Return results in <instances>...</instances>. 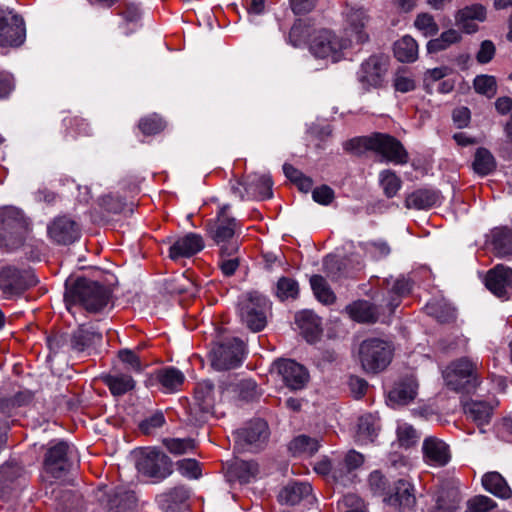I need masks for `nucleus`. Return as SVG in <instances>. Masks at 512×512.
Listing matches in <instances>:
<instances>
[{"label":"nucleus","mask_w":512,"mask_h":512,"mask_svg":"<svg viewBox=\"0 0 512 512\" xmlns=\"http://www.w3.org/2000/svg\"><path fill=\"white\" fill-rule=\"evenodd\" d=\"M64 300L68 310L80 305L90 313L102 311L110 301L112 290L87 277H78L72 283L66 281Z\"/></svg>","instance_id":"1"},{"label":"nucleus","mask_w":512,"mask_h":512,"mask_svg":"<svg viewBox=\"0 0 512 512\" xmlns=\"http://www.w3.org/2000/svg\"><path fill=\"white\" fill-rule=\"evenodd\" d=\"M230 206L223 205L216 217L209 219L205 224L207 235L219 246L221 256H234L239 251V242L235 238L239 228L236 218L229 214Z\"/></svg>","instance_id":"2"},{"label":"nucleus","mask_w":512,"mask_h":512,"mask_svg":"<svg viewBox=\"0 0 512 512\" xmlns=\"http://www.w3.org/2000/svg\"><path fill=\"white\" fill-rule=\"evenodd\" d=\"M374 151L387 162L406 164L408 153L402 143L395 137L384 133H373L369 136L354 137V154Z\"/></svg>","instance_id":"3"},{"label":"nucleus","mask_w":512,"mask_h":512,"mask_svg":"<svg viewBox=\"0 0 512 512\" xmlns=\"http://www.w3.org/2000/svg\"><path fill=\"white\" fill-rule=\"evenodd\" d=\"M391 342L381 338H369L359 346V360L367 373H379L387 368L393 358Z\"/></svg>","instance_id":"4"},{"label":"nucleus","mask_w":512,"mask_h":512,"mask_svg":"<svg viewBox=\"0 0 512 512\" xmlns=\"http://www.w3.org/2000/svg\"><path fill=\"white\" fill-rule=\"evenodd\" d=\"M271 304L268 298L258 292L247 293L238 303L241 323L252 332H260L267 325V313Z\"/></svg>","instance_id":"5"},{"label":"nucleus","mask_w":512,"mask_h":512,"mask_svg":"<svg viewBox=\"0 0 512 512\" xmlns=\"http://www.w3.org/2000/svg\"><path fill=\"white\" fill-rule=\"evenodd\" d=\"M25 219L16 207H6L0 212V249L12 252L24 244Z\"/></svg>","instance_id":"6"},{"label":"nucleus","mask_w":512,"mask_h":512,"mask_svg":"<svg viewBox=\"0 0 512 512\" xmlns=\"http://www.w3.org/2000/svg\"><path fill=\"white\" fill-rule=\"evenodd\" d=\"M314 470L317 474L329 477L336 489L343 493V489L352 485V449L342 457L335 455L332 458L323 457L315 462Z\"/></svg>","instance_id":"7"},{"label":"nucleus","mask_w":512,"mask_h":512,"mask_svg":"<svg viewBox=\"0 0 512 512\" xmlns=\"http://www.w3.org/2000/svg\"><path fill=\"white\" fill-rule=\"evenodd\" d=\"M444 378L451 390L469 394L479 385L477 362L467 357L459 358L449 365Z\"/></svg>","instance_id":"8"},{"label":"nucleus","mask_w":512,"mask_h":512,"mask_svg":"<svg viewBox=\"0 0 512 512\" xmlns=\"http://www.w3.org/2000/svg\"><path fill=\"white\" fill-rule=\"evenodd\" d=\"M350 45V40L338 36L329 29L314 31L309 43L310 52L320 59H330L339 62L344 57V50Z\"/></svg>","instance_id":"9"},{"label":"nucleus","mask_w":512,"mask_h":512,"mask_svg":"<svg viewBox=\"0 0 512 512\" xmlns=\"http://www.w3.org/2000/svg\"><path fill=\"white\" fill-rule=\"evenodd\" d=\"M38 283L33 270L6 265L0 268V292L5 299L22 295Z\"/></svg>","instance_id":"10"},{"label":"nucleus","mask_w":512,"mask_h":512,"mask_svg":"<svg viewBox=\"0 0 512 512\" xmlns=\"http://www.w3.org/2000/svg\"><path fill=\"white\" fill-rule=\"evenodd\" d=\"M26 39L23 17L14 9L0 5V47L18 48Z\"/></svg>","instance_id":"11"},{"label":"nucleus","mask_w":512,"mask_h":512,"mask_svg":"<svg viewBox=\"0 0 512 512\" xmlns=\"http://www.w3.org/2000/svg\"><path fill=\"white\" fill-rule=\"evenodd\" d=\"M244 343L236 337H227L215 344L210 352L212 367L218 371L238 367L243 358Z\"/></svg>","instance_id":"12"},{"label":"nucleus","mask_w":512,"mask_h":512,"mask_svg":"<svg viewBox=\"0 0 512 512\" xmlns=\"http://www.w3.org/2000/svg\"><path fill=\"white\" fill-rule=\"evenodd\" d=\"M137 470L153 482H160L173 472L171 459L162 451L153 448L141 452L137 462Z\"/></svg>","instance_id":"13"},{"label":"nucleus","mask_w":512,"mask_h":512,"mask_svg":"<svg viewBox=\"0 0 512 512\" xmlns=\"http://www.w3.org/2000/svg\"><path fill=\"white\" fill-rule=\"evenodd\" d=\"M71 452L68 442L64 440L50 441L43 460L45 472L55 479L64 477L72 466Z\"/></svg>","instance_id":"14"},{"label":"nucleus","mask_w":512,"mask_h":512,"mask_svg":"<svg viewBox=\"0 0 512 512\" xmlns=\"http://www.w3.org/2000/svg\"><path fill=\"white\" fill-rule=\"evenodd\" d=\"M270 432L266 421L255 419L234 433L235 442L242 450L258 451L268 441Z\"/></svg>","instance_id":"15"},{"label":"nucleus","mask_w":512,"mask_h":512,"mask_svg":"<svg viewBox=\"0 0 512 512\" xmlns=\"http://www.w3.org/2000/svg\"><path fill=\"white\" fill-rule=\"evenodd\" d=\"M390 60L385 54L369 56L360 66L358 80L367 88L381 87L389 69Z\"/></svg>","instance_id":"16"},{"label":"nucleus","mask_w":512,"mask_h":512,"mask_svg":"<svg viewBox=\"0 0 512 512\" xmlns=\"http://www.w3.org/2000/svg\"><path fill=\"white\" fill-rule=\"evenodd\" d=\"M282 383L292 391L303 389L309 381L308 370L292 359H278L272 364Z\"/></svg>","instance_id":"17"},{"label":"nucleus","mask_w":512,"mask_h":512,"mask_svg":"<svg viewBox=\"0 0 512 512\" xmlns=\"http://www.w3.org/2000/svg\"><path fill=\"white\" fill-rule=\"evenodd\" d=\"M50 239L58 245H70L81 236L80 225L67 216L55 218L47 227Z\"/></svg>","instance_id":"18"},{"label":"nucleus","mask_w":512,"mask_h":512,"mask_svg":"<svg viewBox=\"0 0 512 512\" xmlns=\"http://www.w3.org/2000/svg\"><path fill=\"white\" fill-rule=\"evenodd\" d=\"M421 450L424 463L432 467H444L452 457L450 446L435 436L426 437Z\"/></svg>","instance_id":"19"},{"label":"nucleus","mask_w":512,"mask_h":512,"mask_svg":"<svg viewBox=\"0 0 512 512\" xmlns=\"http://www.w3.org/2000/svg\"><path fill=\"white\" fill-rule=\"evenodd\" d=\"M205 247L204 239L200 234L189 232L178 237L169 247L168 256L173 261L191 258Z\"/></svg>","instance_id":"20"},{"label":"nucleus","mask_w":512,"mask_h":512,"mask_svg":"<svg viewBox=\"0 0 512 512\" xmlns=\"http://www.w3.org/2000/svg\"><path fill=\"white\" fill-rule=\"evenodd\" d=\"M418 393V381L414 375H406L394 384L388 393V401L395 408L411 403Z\"/></svg>","instance_id":"21"},{"label":"nucleus","mask_w":512,"mask_h":512,"mask_svg":"<svg viewBox=\"0 0 512 512\" xmlns=\"http://www.w3.org/2000/svg\"><path fill=\"white\" fill-rule=\"evenodd\" d=\"M485 285L495 296L507 299L509 290H512V268L496 265L488 271Z\"/></svg>","instance_id":"22"},{"label":"nucleus","mask_w":512,"mask_h":512,"mask_svg":"<svg viewBox=\"0 0 512 512\" xmlns=\"http://www.w3.org/2000/svg\"><path fill=\"white\" fill-rule=\"evenodd\" d=\"M384 285L387 289V293L383 297L382 302L387 309V316L390 317L401 304L403 297L411 292L412 283L409 279L402 276L395 280L385 279Z\"/></svg>","instance_id":"23"},{"label":"nucleus","mask_w":512,"mask_h":512,"mask_svg":"<svg viewBox=\"0 0 512 512\" xmlns=\"http://www.w3.org/2000/svg\"><path fill=\"white\" fill-rule=\"evenodd\" d=\"M384 501L400 512L411 511L416 504L413 485L405 479H399L394 485L393 492L384 498Z\"/></svg>","instance_id":"24"},{"label":"nucleus","mask_w":512,"mask_h":512,"mask_svg":"<svg viewBox=\"0 0 512 512\" xmlns=\"http://www.w3.org/2000/svg\"><path fill=\"white\" fill-rule=\"evenodd\" d=\"M102 338V333L93 326L81 324L70 336V347L78 353L90 351L101 345Z\"/></svg>","instance_id":"25"},{"label":"nucleus","mask_w":512,"mask_h":512,"mask_svg":"<svg viewBox=\"0 0 512 512\" xmlns=\"http://www.w3.org/2000/svg\"><path fill=\"white\" fill-rule=\"evenodd\" d=\"M258 473L259 467L254 461L234 460L225 468V477L231 484H248L256 479Z\"/></svg>","instance_id":"26"},{"label":"nucleus","mask_w":512,"mask_h":512,"mask_svg":"<svg viewBox=\"0 0 512 512\" xmlns=\"http://www.w3.org/2000/svg\"><path fill=\"white\" fill-rule=\"evenodd\" d=\"M189 490L183 486H175L156 496V502L164 512H178L187 506Z\"/></svg>","instance_id":"27"},{"label":"nucleus","mask_w":512,"mask_h":512,"mask_svg":"<svg viewBox=\"0 0 512 512\" xmlns=\"http://www.w3.org/2000/svg\"><path fill=\"white\" fill-rule=\"evenodd\" d=\"M486 19V8L481 4H473L458 10L455 14L456 25L467 34L475 33L478 25L474 21L483 22Z\"/></svg>","instance_id":"28"},{"label":"nucleus","mask_w":512,"mask_h":512,"mask_svg":"<svg viewBox=\"0 0 512 512\" xmlns=\"http://www.w3.org/2000/svg\"><path fill=\"white\" fill-rule=\"evenodd\" d=\"M24 468L16 462H6L0 467V498L9 497L12 490L24 478Z\"/></svg>","instance_id":"29"},{"label":"nucleus","mask_w":512,"mask_h":512,"mask_svg":"<svg viewBox=\"0 0 512 512\" xmlns=\"http://www.w3.org/2000/svg\"><path fill=\"white\" fill-rule=\"evenodd\" d=\"M272 186L270 175L251 174L246 177L245 193L247 198L269 199L273 196Z\"/></svg>","instance_id":"30"},{"label":"nucleus","mask_w":512,"mask_h":512,"mask_svg":"<svg viewBox=\"0 0 512 512\" xmlns=\"http://www.w3.org/2000/svg\"><path fill=\"white\" fill-rule=\"evenodd\" d=\"M196 406L201 412L200 420H206L207 415L213 413L215 405L214 384L210 380H203L196 384L194 390Z\"/></svg>","instance_id":"31"},{"label":"nucleus","mask_w":512,"mask_h":512,"mask_svg":"<svg viewBox=\"0 0 512 512\" xmlns=\"http://www.w3.org/2000/svg\"><path fill=\"white\" fill-rule=\"evenodd\" d=\"M154 378L165 393H176L180 391L185 381L183 372L173 366L157 369L154 372Z\"/></svg>","instance_id":"32"},{"label":"nucleus","mask_w":512,"mask_h":512,"mask_svg":"<svg viewBox=\"0 0 512 512\" xmlns=\"http://www.w3.org/2000/svg\"><path fill=\"white\" fill-rule=\"evenodd\" d=\"M495 405H497L496 401H494V404L485 400L471 399L462 401L465 415L472 419L478 426L489 423Z\"/></svg>","instance_id":"33"},{"label":"nucleus","mask_w":512,"mask_h":512,"mask_svg":"<svg viewBox=\"0 0 512 512\" xmlns=\"http://www.w3.org/2000/svg\"><path fill=\"white\" fill-rule=\"evenodd\" d=\"M295 323L307 342H315L321 333V320L311 310H303L296 314Z\"/></svg>","instance_id":"34"},{"label":"nucleus","mask_w":512,"mask_h":512,"mask_svg":"<svg viewBox=\"0 0 512 512\" xmlns=\"http://www.w3.org/2000/svg\"><path fill=\"white\" fill-rule=\"evenodd\" d=\"M387 315V309L382 302L380 305L367 300L354 301V321L366 324H374L381 320V316Z\"/></svg>","instance_id":"35"},{"label":"nucleus","mask_w":512,"mask_h":512,"mask_svg":"<svg viewBox=\"0 0 512 512\" xmlns=\"http://www.w3.org/2000/svg\"><path fill=\"white\" fill-rule=\"evenodd\" d=\"M103 383L114 397H120L134 390L136 381L129 373L113 372L102 375Z\"/></svg>","instance_id":"36"},{"label":"nucleus","mask_w":512,"mask_h":512,"mask_svg":"<svg viewBox=\"0 0 512 512\" xmlns=\"http://www.w3.org/2000/svg\"><path fill=\"white\" fill-rule=\"evenodd\" d=\"M379 430V418L371 413H366L358 418L355 442L359 445L373 443Z\"/></svg>","instance_id":"37"},{"label":"nucleus","mask_w":512,"mask_h":512,"mask_svg":"<svg viewBox=\"0 0 512 512\" xmlns=\"http://www.w3.org/2000/svg\"><path fill=\"white\" fill-rule=\"evenodd\" d=\"M312 493L308 482L294 481L288 483L279 493V501L287 505H296Z\"/></svg>","instance_id":"38"},{"label":"nucleus","mask_w":512,"mask_h":512,"mask_svg":"<svg viewBox=\"0 0 512 512\" xmlns=\"http://www.w3.org/2000/svg\"><path fill=\"white\" fill-rule=\"evenodd\" d=\"M440 200L439 192L434 189L421 188L407 196L405 206L409 209L426 210L435 206Z\"/></svg>","instance_id":"39"},{"label":"nucleus","mask_w":512,"mask_h":512,"mask_svg":"<svg viewBox=\"0 0 512 512\" xmlns=\"http://www.w3.org/2000/svg\"><path fill=\"white\" fill-rule=\"evenodd\" d=\"M394 57L401 63H413L418 58V44L410 35H405L393 44Z\"/></svg>","instance_id":"40"},{"label":"nucleus","mask_w":512,"mask_h":512,"mask_svg":"<svg viewBox=\"0 0 512 512\" xmlns=\"http://www.w3.org/2000/svg\"><path fill=\"white\" fill-rule=\"evenodd\" d=\"M482 485L486 491L502 499H508L512 490L504 477L498 472H488L482 477Z\"/></svg>","instance_id":"41"},{"label":"nucleus","mask_w":512,"mask_h":512,"mask_svg":"<svg viewBox=\"0 0 512 512\" xmlns=\"http://www.w3.org/2000/svg\"><path fill=\"white\" fill-rule=\"evenodd\" d=\"M492 246L498 256H512V229L495 228L492 231Z\"/></svg>","instance_id":"42"},{"label":"nucleus","mask_w":512,"mask_h":512,"mask_svg":"<svg viewBox=\"0 0 512 512\" xmlns=\"http://www.w3.org/2000/svg\"><path fill=\"white\" fill-rule=\"evenodd\" d=\"M310 286L315 298L324 305H331L336 300V295L322 275H312Z\"/></svg>","instance_id":"43"},{"label":"nucleus","mask_w":512,"mask_h":512,"mask_svg":"<svg viewBox=\"0 0 512 512\" xmlns=\"http://www.w3.org/2000/svg\"><path fill=\"white\" fill-rule=\"evenodd\" d=\"M462 36L455 29L443 31L439 37L431 39L427 42L426 49L429 54L438 53L448 49L451 45L460 42Z\"/></svg>","instance_id":"44"},{"label":"nucleus","mask_w":512,"mask_h":512,"mask_svg":"<svg viewBox=\"0 0 512 512\" xmlns=\"http://www.w3.org/2000/svg\"><path fill=\"white\" fill-rule=\"evenodd\" d=\"M136 495L131 490L117 487L111 499L112 512H132L136 508Z\"/></svg>","instance_id":"45"},{"label":"nucleus","mask_w":512,"mask_h":512,"mask_svg":"<svg viewBox=\"0 0 512 512\" xmlns=\"http://www.w3.org/2000/svg\"><path fill=\"white\" fill-rule=\"evenodd\" d=\"M473 169L480 176L489 175L496 169V160L487 148L480 147L476 150Z\"/></svg>","instance_id":"46"},{"label":"nucleus","mask_w":512,"mask_h":512,"mask_svg":"<svg viewBox=\"0 0 512 512\" xmlns=\"http://www.w3.org/2000/svg\"><path fill=\"white\" fill-rule=\"evenodd\" d=\"M370 20L369 14L363 8L354 10V42L357 44L369 42L370 36L367 29Z\"/></svg>","instance_id":"47"},{"label":"nucleus","mask_w":512,"mask_h":512,"mask_svg":"<svg viewBox=\"0 0 512 512\" xmlns=\"http://www.w3.org/2000/svg\"><path fill=\"white\" fill-rule=\"evenodd\" d=\"M320 448L318 439L307 435H299L295 437L289 444V450L293 455L307 454L313 455Z\"/></svg>","instance_id":"48"},{"label":"nucleus","mask_w":512,"mask_h":512,"mask_svg":"<svg viewBox=\"0 0 512 512\" xmlns=\"http://www.w3.org/2000/svg\"><path fill=\"white\" fill-rule=\"evenodd\" d=\"M299 283L297 280L282 276L278 279L275 287V295L280 301L288 299L295 300L299 296Z\"/></svg>","instance_id":"49"},{"label":"nucleus","mask_w":512,"mask_h":512,"mask_svg":"<svg viewBox=\"0 0 512 512\" xmlns=\"http://www.w3.org/2000/svg\"><path fill=\"white\" fill-rule=\"evenodd\" d=\"M323 270L333 281H338L348 273L347 266L338 255H328L323 260Z\"/></svg>","instance_id":"50"},{"label":"nucleus","mask_w":512,"mask_h":512,"mask_svg":"<svg viewBox=\"0 0 512 512\" xmlns=\"http://www.w3.org/2000/svg\"><path fill=\"white\" fill-rule=\"evenodd\" d=\"M311 35V27L304 20L298 19L291 27L287 41L293 47H300L307 43Z\"/></svg>","instance_id":"51"},{"label":"nucleus","mask_w":512,"mask_h":512,"mask_svg":"<svg viewBox=\"0 0 512 512\" xmlns=\"http://www.w3.org/2000/svg\"><path fill=\"white\" fill-rule=\"evenodd\" d=\"M379 183L386 197L393 198L400 190L402 181L392 170H383L379 174Z\"/></svg>","instance_id":"52"},{"label":"nucleus","mask_w":512,"mask_h":512,"mask_svg":"<svg viewBox=\"0 0 512 512\" xmlns=\"http://www.w3.org/2000/svg\"><path fill=\"white\" fill-rule=\"evenodd\" d=\"M396 434L400 447L406 449L415 446L421 437V434L408 423L398 425Z\"/></svg>","instance_id":"53"},{"label":"nucleus","mask_w":512,"mask_h":512,"mask_svg":"<svg viewBox=\"0 0 512 512\" xmlns=\"http://www.w3.org/2000/svg\"><path fill=\"white\" fill-rule=\"evenodd\" d=\"M359 247L375 260L384 259L391 253L390 245L387 241L382 239L368 242H359Z\"/></svg>","instance_id":"54"},{"label":"nucleus","mask_w":512,"mask_h":512,"mask_svg":"<svg viewBox=\"0 0 512 512\" xmlns=\"http://www.w3.org/2000/svg\"><path fill=\"white\" fill-rule=\"evenodd\" d=\"M165 423L164 413L161 410H156L139 422L138 429L144 435H152L157 429L163 427Z\"/></svg>","instance_id":"55"},{"label":"nucleus","mask_w":512,"mask_h":512,"mask_svg":"<svg viewBox=\"0 0 512 512\" xmlns=\"http://www.w3.org/2000/svg\"><path fill=\"white\" fill-rule=\"evenodd\" d=\"M474 89L477 93L492 98L497 92V83L494 76L477 75L473 81Z\"/></svg>","instance_id":"56"},{"label":"nucleus","mask_w":512,"mask_h":512,"mask_svg":"<svg viewBox=\"0 0 512 512\" xmlns=\"http://www.w3.org/2000/svg\"><path fill=\"white\" fill-rule=\"evenodd\" d=\"M138 127L144 135L150 136L160 133L165 128V122L159 115L152 114L141 118Z\"/></svg>","instance_id":"57"},{"label":"nucleus","mask_w":512,"mask_h":512,"mask_svg":"<svg viewBox=\"0 0 512 512\" xmlns=\"http://www.w3.org/2000/svg\"><path fill=\"white\" fill-rule=\"evenodd\" d=\"M414 26L421 31L425 37L435 36L439 32L438 24L429 13L418 14L414 21Z\"/></svg>","instance_id":"58"},{"label":"nucleus","mask_w":512,"mask_h":512,"mask_svg":"<svg viewBox=\"0 0 512 512\" xmlns=\"http://www.w3.org/2000/svg\"><path fill=\"white\" fill-rule=\"evenodd\" d=\"M168 451L175 455H182L195 448V442L191 438H166L163 440Z\"/></svg>","instance_id":"59"},{"label":"nucleus","mask_w":512,"mask_h":512,"mask_svg":"<svg viewBox=\"0 0 512 512\" xmlns=\"http://www.w3.org/2000/svg\"><path fill=\"white\" fill-rule=\"evenodd\" d=\"M120 361L125 365V368L129 372L141 373L143 366L139 356L130 349H121L118 352Z\"/></svg>","instance_id":"60"},{"label":"nucleus","mask_w":512,"mask_h":512,"mask_svg":"<svg viewBox=\"0 0 512 512\" xmlns=\"http://www.w3.org/2000/svg\"><path fill=\"white\" fill-rule=\"evenodd\" d=\"M496 505V502L490 497L477 495L468 500L466 512H490Z\"/></svg>","instance_id":"61"},{"label":"nucleus","mask_w":512,"mask_h":512,"mask_svg":"<svg viewBox=\"0 0 512 512\" xmlns=\"http://www.w3.org/2000/svg\"><path fill=\"white\" fill-rule=\"evenodd\" d=\"M99 204L105 211L113 214L121 213L126 205L121 196L113 194L101 197Z\"/></svg>","instance_id":"62"},{"label":"nucleus","mask_w":512,"mask_h":512,"mask_svg":"<svg viewBox=\"0 0 512 512\" xmlns=\"http://www.w3.org/2000/svg\"><path fill=\"white\" fill-rule=\"evenodd\" d=\"M456 509V502L451 498L450 493L443 490L438 493L435 507L429 512H455Z\"/></svg>","instance_id":"63"},{"label":"nucleus","mask_w":512,"mask_h":512,"mask_svg":"<svg viewBox=\"0 0 512 512\" xmlns=\"http://www.w3.org/2000/svg\"><path fill=\"white\" fill-rule=\"evenodd\" d=\"M177 465L183 476L196 479L201 475L199 463L195 459H182L177 462Z\"/></svg>","instance_id":"64"}]
</instances>
